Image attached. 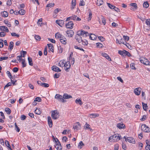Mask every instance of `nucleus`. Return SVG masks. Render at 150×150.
<instances>
[{
    "label": "nucleus",
    "mask_w": 150,
    "mask_h": 150,
    "mask_svg": "<svg viewBox=\"0 0 150 150\" xmlns=\"http://www.w3.org/2000/svg\"><path fill=\"white\" fill-rule=\"evenodd\" d=\"M125 56L127 55L129 57H130L131 56V55L129 52L127 51H125Z\"/></svg>",
    "instance_id": "nucleus-56"
},
{
    "label": "nucleus",
    "mask_w": 150,
    "mask_h": 150,
    "mask_svg": "<svg viewBox=\"0 0 150 150\" xmlns=\"http://www.w3.org/2000/svg\"><path fill=\"white\" fill-rule=\"evenodd\" d=\"M4 23L6 24V25L8 27H10L11 26V25L10 22H9L7 21H5Z\"/></svg>",
    "instance_id": "nucleus-49"
},
{
    "label": "nucleus",
    "mask_w": 150,
    "mask_h": 150,
    "mask_svg": "<svg viewBox=\"0 0 150 150\" xmlns=\"http://www.w3.org/2000/svg\"><path fill=\"white\" fill-rule=\"evenodd\" d=\"M12 85V83L11 82H9L8 83L6 84L4 87V89H5V88H7L9 86H11Z\"/></svg>",
    "instance_id": "nucleus-59"
},
{
    "label": "nucleus",
    "mask_w": 150,
    "mask_h": 150,
    "mask_svg": "<svg viewBox=\"0 0 150 150\" xmlns=\"http://www.w3.org/2000/svg\"><path fill=\"white\" fill-rule=\"evenodd\" d=\"M135 64L134 63H132L130 64V67L131 68L133 69H135L136 68L135 67Z\"/></svg>",
    "instance_id": "nucleus-47"
},
{
    "label": "nucleus",
    "mask_w": 150,
    "mask_h": 150,
    "mask_svg": "<svg viewBox=\"0 0 150 150\" xmlns=\"http://www.w3.org/2000/svg\"><path fill=\"white\" fill-rule=\"evenodd\" d=\"M55 98L58 99V100L62 103L66 102V100H65L63 98V97L62 96L59 94H57L55 96Z\"/></svg>",
    "instance_id": "nucleus-5"
},
{
    "label": "nucleus",
    "mask_w": 150,
    "mask_h": 150,
    "mask_svg": "<svg viewBox=\"0 0 150 150\" xmlns=\"http://www.w3.org/2000/svg\"><path fill=\"white\" fill-rule=\"evenodd\" d=\"M47 45L48 47V48L52 52H54V47L53 46V45L52 44H47Z\"/></svg>",
    "instance_id": "nucleus-24"
},
{
    "label": "nucleus",
    "mask_w": 150,
    "mask_h": 150,
    "mask_svg": "<svg viewBox=\"0 0 150 150\" xmlns=\"http://www.w3.org/2000/svg\"><path fill=\"white\" fill-rule=\"evenodd\" d=\"M64 36L62 35L59 33H57L55 35V37L56 38H59L60 39L62 38H64Z\"/></svg>",
    "instance_id": "nucleus-17"
},
{
    "label": "nucleus",
    "mask_w": 150,
    "mask_h": 150,
    "mask_svg": "<svg viewBox=\"0 0 150 150\" xmlns=\"http://www.w3.org/2000/svg\"><path fill=\"white\" fill-rule=\"evenodd\" d=\"M143 108L144 110L146 111L148 108V106L146 104L142 103Z\"/></svg>",
    "instance_id": "nucleus-30"
},
{
    "label": "nucleus",
    "mask_w": 150,
    "mask_h": 150,
    "mask_svg": "<svg viewBox=\"0 0 150 150\" xmlns=\"http://www.w3.org/2000/svg\"><path fill=\"white\" fill-rule=\"evenodd\" d=\"M89 35V34L88 32L84 30H79L77 32L75 38L78 42H81L83 45L86 46L88 45V42L86 39V38Z\"/></svg>",
    "instance_id": "nucleus-1"
},
{
    "label": "nucleus",
    "mask_w": 150,
    "mask_h": 150,
    "mask_svg": "<svg viewBox=\"0 0 150 150\" xmlns=\"http://www.w3.org/2000/svg\"><path fill=\"white\" fill-rule=\"evenodd\" d=\"M74 24L73 22L71 21H70L67 23L66 24V27L70 29L73 28Z\"/></svg>",
    "instance_id": "nucleus-6"
},
{
    "label": "nucleus",
    "mask_w": 150,
    "mask_h": 150,
    "mask_svg": "<svg viewBox=\"0 0 150 150\" xmlns=\"http://www.w3.org/2000/svg\"><path fill=\"white\" fill-rule=\"evenodd\" d=\"M125 50L123 51L119 50L118 51V53L119 54L122 55L123 56H125Z\"/></svg>",
    "instance_id": "nucleus-33"
},
{
    "label": "nucleus",
    "mask_w": 150,
    "mask_h": 150,
    "mask_svg": "<svg viewBox=\"0 0 150 150\" xmlns=\"http://www.w3.org/2000/svg\"><path fill=\"white\" fill-rule=\"evenodd\" d=\"M11 35L13 36H16L17 37H19V35L16 34L15 33H11Z\"/></svg>",
    "instance_id": "nucleus-61"
},
{
    "label": "nucleus",
    "mask_w": 150,
    "mask_h": 150,
    "mask_svg": "<svg viewBox=\"0 0 150 150\" xmlns=\"http://www.w3.org/2000/svg\"><path fill=\"white\" fill-rule=\"evenodd\" d=\"M124 42V40L122 38L121 39L120 41L119 40L117 39L116 40V43H118L119 44H121L122 43H123V44H125Z\"/></svg>",
    "instance_id": "nucleus-27"
},
{
    "label": "nucleus",
    "mask_w": 150,
    "mask_h": 150,
    "mask_svg": "<svg viewBox=\"0 0 150 150\" xmlns=\"http://www.w3.org/2000/svg\"><path fill=\"white\" fill-rule=\"evenodd\" d=\"M35 112L37 114L40 115L41 113V112L39 109L36 108L35 110Z\"/></svg>",
    "instance_id": "nucleus-41"
},
{
    "label": "nucleus",
    "mask_w": 150,
    "mask_h": 150,
    "mask_svg": "<svg viewBox=\"0 0 150 150\" xmlns=\"http://www.w3.org/2000/svg\"><path fill=\"white\" fill-rule=\"evenodd\" d=\"M143 6L144 7L147 8L149 6V4L148 2V1H146L145 2H144L143 4Z\"/></svg>",
    "instance_id": "nucleus-37"
},
{
    "label": "nucleus",
    "mask_w": 150,
    "mask_h": 150,
    "mask_svg": "<svg viewBox=\"0 0 150 150\" xmlns=\"http://www.w3.org/2000/svg\"><path fill=\"white\" fill-rule=\"evenodd\" d=\"M22 57V55H19V56H18L17 57V59L19 61V62H21V60H22V59L21 58Z\"/></svg>",
    "instance_id": "nucleus-55"
},
{
    "label": "nucleus",
    "mask_w": 150,
    "mask_h": 150,
    "mask_svg": "<svg viewBox=\"0 0 150 150\" xmlns=\"http://www.w3.org/2000/svg\"><path fill=\"white\" fill-rule=\"evenodd\" d=\"M8 57H0V61H1L3 60H6L8 59Z\"/></svg>",
    "instance_id": "nucleus-54"
},
{
    "label": "nucleus",
    "mask_w": 150,
    "mask_h": 150,
    "mask_svg": "<svg viewBox=\"0 0 150 150\" xmlns=\"http://www.w3.org/2000/svg\"><path fill=\"white\" fill-rule=\"evenodd\" d=\"M80 127L81 126L79 123L78 122L77 124H76L73 126V128L74 130H75L76 131H77L80 129Z\"/></svg>",
    "instance_id": "nucleus-16"
},
{
    "label": "nucleus",
    "mask_w": 150,
    "mask_h": 150,
    "mask_svg": "<svg viewBox=\"0 0 150 150\" xmlns=\"http://www.w3.org/2000/svg\"><path fill=\"white\" fill-rule=\"evenodd\" d=\"M41 99L40 98L38 97L35 98V101L40 102L41 101Z\"/></svg>",
    "instance_id": "nucleus-60"
},
{
    "label": "nucleus",
    "mask_w": 150,
    "mask_h": 150,
    "mask_svg": "<svg viewBox=\"0 0 150 150\" xmlns=\"http://www.w3.org/2000/svg\"><path fill=\"white\" fill-rule=\"evenodd\" d=\"M5 111L8 114H9L11 113V110L8 108H6Z\"/></svg>",
    "instance_id": "nucleus-40"
},
{
    "label": "nucleus",
    "mask_w": 150,
    "mask_h": 150,
    "mask_svg": "<svg viewBox=\"0 0 150 150\" xmlns=\"http://www.w3.org/2000/svg\"><path fill=\"white\" fill-rule=\"evenodd\" d=\"M60 42L62 44L66 45L67 44V40L66 38L64 37V38H62L59 40Z\"/></svg>",
    "instance_id": "nucleus-20"
},
{
    "label": "nucleus",
    "mask_w": 150,
    "mask_h": 150,
    "mask_svg": "<svg viewBox=\"0 0 150 150\" xmlns=\"http://www.w3.org/2000/svg\"><path fill=\"white\" fill-rule=\"evenodd\" d=\"M92 14L91 12H90L89 13L88 17V21H90L92 17Z\"/></svg>",
    "instance_id": "nucleus-43"
},
{
    "label": "nucleus",
    "mask_w": 150,
    "mask_h": 150,
    "mask_svg": "<svg viewBox=\"0 0 150 150\" xmlns=\"http://www.w3.org/2000/svg\"><path fill=\"white\" fill-rule=\"evenodd\" d=\"M6 33L4 31H2L0 32V37H2L5 36Z\"/></svg>",
    "instance_id": "nucleus-50"
},
{
    "label": "nucleus",
    "mask_w": 150,
    "mask_h": 150,
    "mask_svg": "<svg viewBox=\"0 0 150 150\" xmlns=\"http://www.w3.org/2000/svg\"><path fill=\"white\" fill-rule=\"evenodd\" d=\"M101 19L102 22L103 24L104 25H105L106 23V20L104 18V17L103 16H102Z\"/></svg>",
    "instance_id": "nucleus-48"
},
{
    "label": "nucleus",
    "mask_w": 150,
    "mask_h": 150,
    "mask_svg": "<svg viewBox=\"0 0 150 150\" xmlns=\"http://www.w3.org/2000/svg\"><path fill=\"white\" fill-rule=\"evenodd\" d=\"M107 4L108 5V7L110 8H111V9H114V7H115V6L112 5L110 3H107Z\"/></svg>",
    "instance_id": "nucleus-51"
},
{
    "label": "nucleus",
    "mask_w": 150,
    "mask_h": 150,
    "mask_svg": "<svg viewBox=\"0 0 150 150\" xmlns=\"http://www.w3.org/2000/svg\"><path fill=\"white\" fill-rule=\"evenodd\" d=\"M0 30L1 31H3L6 32H8L9 30L8 28L5 26H2L0 27Z\"/></svg>",
    "instance_id": "nucleus-14"
},
{
    "label": "nucleus",
    "mask_w": 150,
    "mask_h": 150,
    "mask_svg": "<svg viewBox=\"0 0 150 150\" xmlns=\"http://www.w3.org/2000/svg\"><path fill=\"white\" fill-rule=\"evenodd\" d=\"M18 13L21 15H24L25 13V11L23 9H21L18 11Z\"/></svg>",
    "instance_id": "nucleus-31"
},
{
    "label": "nucleus",
    "mask_w": 150,
    "mask_h": 150,
    "mask_svg": "<svg viewBox=\"0 0 150 150\" xmlns=\"http://www.w3.org/2000/svg\"><path fill=\"white\" fill-rule=\"evenodd\" d=\"M121 136L118 134H115L110 136L108 140L111 142H115L121 139Z\"/></svg>",
    "instance_id": "nucleus-2"
},
{
    "label": "nucleus",
    "mask_w": 150,
    "mask_h": 150,
    "mask_svg": "<svg viewBox=\"0 0 150 150\" xmlns=\"http://www.w3.org/2000/svg\"><path fill=\"white\" fill-rule=\"evenodd\" d=\"M97 38L96 36L93 34H91L89 36V38L90 39L92 40H96Z\"/></svg>",
    "instance_id": "nucleus-22"
},
{
    "label": "nucleus",
    "mask_w": 150,
    "mask_h": 150,
    "mask_svg": "<svg viewBox=\"0 0 150 150\" xmlns=\"http://www.w3.org/2000/svg\"><path fill=\"white\" fill-rule=\"evenodd\" d=\"M71 98H72V96L67 93H64L63 95V99H67Z\"/></svg>",
    "instance_id": "nucleus-23"
},
{
    "label": "nucleus",
    "mask_w": 150,
    "mask_h": 150,
    "mask_svg": "<svg viewBox=\"0 0 150 150\" xmlns=\"http://www.w3.org/2000/svg\"><path fill=\"white\" fill-rule=\"evenodd\" d=\"M54 3H51L48 4L46 6V8L48 7H51L54 6Z\"/></svg>",
    "instance_id": "nucleus-46"
},
{
    "label": "nucleus",
    "mask_w": 150,
    "mask_h": 150,
    "mask_svg": "<svg viewBox=\"0 0 150 150\" xmlns=\"http://www.w3.org/2000/svg\"><path fill=\"white\" fill-rule=\"evenodd\" d=\"M75 102L76 103L79 104L80 105H82L83 104L81 100L79 99H77L76 100Z\"/></svg>",
    "instance_id": "nucleus-34"
},
{
    "label": "nucleus",
    "mask_w": 150,
    "mask_h": 150,
    "mask_svg": "<svg viewBox=\"0 0 150 150\" xmlns=\"http://www.w3.org/2000/svg\"><path fill=\"white\" fill-rule=\"evenodd\" d=\"M90 125L86 123L84 126V127H85V129H89L90 128Z\"/></svg>",
    "instance_id": "nucleus-53"
},
{
    "label": "nucleus",
    "mask_w": 150,
    "mask_h": 150,
    "mask_svg": "<svg viewBox=\"0 0 150 150\" xmlns=\"http://www.w3.org/2000/svg\"><path fill=\"white\" fill-rule=\"evenodd\" d=\"M28 61L29 64L30 66H32L33 64L32 62V58L30 57H28Z\"/></svg>",
    "instance_id": "nucleus-36"
},
{
    "label": "nucleus",
    "mask_w": 150,
    "mask_h": 150,
    "mask_svg": "<svg viewBox=\"0 0 150 150\" xmlns=\"http://www.w3.org/2000/svg\"><path fill=\"white\" fill-rule=\"evenodd\" d=\"M131 6H132L134 7V8L136 9L137 8V4L136 3H132L130 4Z\"/></svg>",
    "instance_id": "nucleus-45"
},
{
    "label": "nucleus",
    "mask_w": 150,
    "mask_h": 150,
    "mask_svg": "<svg viewBox=\"0 0 150 150\" xmlns=\"http://www.w3.org/2000/svg\"><path fill=\"white\" fill-rule=\"evenodd\" d=\"M65 71H69L68 69L70 68L71 67V64L69 61L67 62L66 63H65Z\"/></svg>",
    "instance_id": "nucleus-7"
},
{
    "label": "nucleus",
    "mask_w": 150,
    "mask_h": 150,
    "mask_svg": "<svg viewBox=\"0 0 150 150\" xmlns=\"http://www.w3.org/2000/svg\"><path fill=\"white\" fill-rule=\"evenodd\" d=\"M147 126L145 124L142 125L141 127L142 130L144 132H147V131H146L145 130L146 128H147Z\"/></svg>",
    "instance_id": "nucleus-26"
},
{
    "label": "nucleus",
    "mask_w": 150,
    "mask_h": 150,
    "mask_svg": "<svg viewBox=\"0 0 150 150\" xmlns=\"http://www.w3.org/2000/svg\"><path fill=\"white\" fill-rule=\"evenodd\" d=\"M56 23L61 27H62L64 24V21L62 20H57L56 21Z\"/></svg>",
    "instance_id": "nucleus-11"
},
{
    "label": "nucleus",
    "mask_w": 150,
    "mask_h": 150,
    "mask_svg": "<svg viewBox=\"0 0 150 150\" xmlns=\"http://www.w3.org/2000/svg\"><path fill=\"white\" fill-rule=\"evenodd\" d=\"M102 56L108 59L109 61H111V59L109 57V56L105 53H102Z\"/></svg>",
    "instance_id": "nucleus-21"
},
{
    "label": "nucleus",
    "mask_w": 150,
    "mask_h": 150,
    "mask_svg": "<svg viewBox=\"0 0 150 150\" xmlns=\"http://www.w3.org/2000/svg\"><path fill=\"white\" fill-rule=\"evenodd\" d=\"M68 36L69 37H72L74 35V33L72 30H68L66 32Z\"/></svg>",
    "instance_id": "nucleus-9"
},
{
    "label": "nucleus",
    "mask_w": 150,
    "mask_h": 150,
    "mask_svg": "<svg viewBox=\"0 0 150 150\" xmlns=\"http://www.w3.org/2000/svg\"><path fill=\"white\" fill-rule=\"evenodd\" d=\"M55 146L57 150H61L62 149V146L60 142H59V143H57Z\"/></svg>",
    "instance_id": "nucleus-15"
},
{
    "label": "nucleus",
    "mask_w": 150,
    "mask_h": 150,
    "mask_svg": "<svg viewBox=\"0 0 150 150\" xmlns=\"http://www.w3.org/2000/svg\"><path fill=\"white\" fill-rule=\"evenodd\" d=\"M47 118L49 126L50 127H52V122L51 118L50 116H48Z\"/></svg>",
    "instance_id": "nucleus-19"
},
{
    "label": "nucleus",
    "mask_w": 150,
    "mask_h": 150,
    "mask_svg": "<svg viewBox=\"0 0 150 150\" xmlns=\"http://www.w3.org/2000/svg\"><path fill=\"white\" fill-rule=\"evenodd\" d=\"M141 88H135L134 90V92L137 95H139L141 93Z\"/></svg>",
    "instance_id": "nucleus-10"
},
{
    "label": "nucleus",
    "mask_w": 150,
    "mask_h": 150,
    "mask_svg": "<svg viewBox=\"0 0 150 150\" xmlns=\"http://www.w3.org/2000/svg\"><path fill=\"white\" fill-rule=\"evenodd\" d=\"M76 0H72L71 1V10H73L74 9L75 7L76 4Z\"/></svg>",
    "instance_id": "nucleus-18"
},
{
    "label": "nucleus",
    "mask_w": 150,
    "mask_h": 150,
    "mask_svg": "<svg viewBox=\"0 0 150 150\" xmlns=\"http://www.w3.org/2000/svg\"><path fill=\"white\" fill-rule=\"evenodd\" d=\"M22 67H24L26 66V63L25 62V60L24 59H22Z\"/></svg>",
    "instance_id": "nucleus-38"
},
{
    "label": "nucleus",
    "mask_w": 150,
    "mask_h": 150,
    "mask_svg": "<svg viewBox=\"0 0 150 150\" xmlns=\"http://www.w3.org/2000/svg\"><path fill=\"white\" fill-rule=\"evenodd\" d=\"M98 38L102 42L103 41L105 40V38L102 36H99L98 37Z\"/></svg>",
    "instance_id": "nucleus-64"
},
{
    "label": "nucleus",
    "mask_w": 150,
    "mask_h": 150,
    "mask_svg": "<svg viewBox=\"0 0 150 150\" xmlns=\"http://www.w3.org/2000/svg\"><path fill=\"white\" fill-rule=\"evenodd\" d=\"M1 14L2 17H6L8 16V13L6 11H4L3 12H1Z\"/></svg>",
    "instance_id": "nucleus-25"
},
{
    "label": "nucleus",
    "mask_w": 150,
    "mask_h": 150,
    "mask_svg": "<svg viewBox=\"0 0 150 150\" xmlns=\"http://www.w3.org/2000/svg\"><path fill=\"white\" fill-rule=\"evenodd\" d=\"M90 116L92 115L93 116V118H95L96 117H97L99 116V114H91L90 115Z\"/></svg>",
    "instance_id": "nucleus-52"
},
{
    "label": "nucleus",
    "mask_w": 150,
    "mask_h": 150,
    "mask_svg": "<svg viewBox=\"0 0 150 150\" xmlns=\"http://www.w3.org/2000/svg\"><path fill=\"white\" fill-rule=\"evenodd\" d=\"M26 116L24 115H22L21 117V120H25L26 118Z\"/></svg>",
    "instance_id": "nucleus-62"
},
{
    "label": "nucleus",
    "mask_w": 150,
    "mask_h": 150,
    "mask_svg": "<svg viewBox=\"0 0 150 150\" xmlns=\"http://www.w3.org/2000/svg\"><path fill=\"white\" fill-rule=\"evenodd\" d=\"M84 145V144L82 142L80 141L78 147V148H79L80 149H81L82 148V146Z\"/></svg>",
    "instance_id": "nucleus-39"
},
{
    "label": "nucleus",
    "mask_w": 150,
    "mask_h": 150,
    "mask_svg": "<svg viewBox=\"0 0 150 150\" xmlns=\"http://www.w3.org/2000/svg\"><path fill=\"white\" fill-rule=\"evenodd\" d=\"M139 60L141 63L146 65H150V62L148 59L144 57H141Z\"/></svg>",
    "instance_id": "nucleus-4"
},
{
    "label": "nucleus",
    "mask_w": 150,
    "mask_h": 150,
    "mask_svg": "<svg viewBox=\"0 0 150 150\" xmlns=\"http://www.w3.org/2000/svg\"><path fill=\"white\" fill-rule=\"evenodd\" d=\"M51 117L54 120H56L59 117V113L57 110L52 111Z\"/></svg>",
    "instance_id": "nucleus-3"
},
{
    "label": "nucleus",
    "mask_w": 150,
    "mask_h": 150,
    "mask_svg": "<svg viewBox=\"0 0 150 150\" xmlns=\"http://www.w3.org/2000/svg\"><path fill=\"white\" fill-rule=\"evenodd\" d=\"M103 4V0H97V4L98 6H100Z\"/></svg>",
    "instance_id": "nucleus-32"
},
{
    "label": "nucleus",
    "mask_w": 150,
    "mask_h": 150,
    "mask_svg": "<svg viewBox=\"0 0 150 150\" xmlns=\"http://www.w3.org/2000/svg\"><path fill=\"white\" fill-rule=\"evenodd\" d=\"M96 45L97 47L100 48H102L103 46V45L102 43L99 42L96 43Z\"/></svg>",
    "instance_id": "nucleus-42"
},
{
    "label": "nucleus",
    "mask_w": 150,
    "mask_h": 150,
    "mask_svg": "<svg viewBox=\"0 0 150 150\" xmlns=\"http://www.w3.org/2000/svg\"><path fill=\"white\" fill-rule=\"evenodd\" d=\"M127 141L129 142L134 144L135 143L134 139L132 137H128L127 138Z\"/></svg>",
    "instance_id": "nucleus-13"
},
{
    "label": "nucleus",
    "mask_w": 150,
    "mask_h": 150,
    "mask_svg": "<svg viewBox=\"0 0 150 150\" xmlns=\"http://www.w3.org/2000/svg\"><path fill=\"white\" fill-rule=\"evenodd\" d=\"M13 42H10V45L9 46L8 49L11 51L13 47Z\"/></svg>",
    "instance_id": "nucleus-29"
},
{
    "label": "nucleus",
    "mask_w": 150,
    "mask_h": 150,
    "mask_svg": "<svg viewBox=\"0 0 150 150\" xmlns=\"http://www.w3.org/2000/svg\"><path fill=\"white\" fill-rule=\"evenodd\" d=\"M52 70L53 71L57 72H60L61 70L59 68L56 66H53L52 67Z\"/></svg>",
    "instance_id": "nucleus-12"
},
{
    "label": "nucleus",
    "mask_w": 150,
    "mask_h": 150,
    "mask_svg": "<svg viewBox=\"0 0 150 150\" xmlns=\"http://www.w3.org/2000/svg\"><path fill=\"white\" fill-rule=\"evenodd\" d=\"M35 38L37 40L39 41L40 39V36L39 35H35Z\"/></svg>",
    "instance_id": "nucleus-57"
},
{
    "label": "nucleus",
    "mask_w": 150,
    "mask_h": 150,
    "mask_svg": "<svg viewBox=\"0 0 150 150\" xmlns=\"http://www.w3.org/2000/svg\"><path fill=\"white\" fill-rule=\"evenodd\" d=\"M65 63L64 61H61L58 63V66L61 67H64L65 65Z\"/></svg>",
    "instance_id": "nucleus-28"
},
{
    "label": "nucleus",
    "mask_w": 150,
    "mask_h": 150,
    "mask_svg": "<svg viewBox=\"0 0 150 150\" xmlns=\"http://www.w3.org/2000/svg\"><path fill=\"white\" fill-rule=\"evenodd\" d=\"M47 47H45V48L44 49V55H47Z\"/></svg>",
    "instance_id": "nucleus-58"
},
{
    "label": "nucleus",
    "mask_w": 150,
    "mask_h": 150,
    "mask_svg": "<svg viewBox=\"0 0 150 150\" xmlns=\"http://www.w3.org/2000/svg\"><path fill=\"white\" fill-rule=\"evenodd\" d=\"M5 143L6 146L9 148L11 150H12L11 149V146L9 143V142H8L6 140V141H5Z\"/></svg>",
    "instance_id": "nucleus-44"
},
{
    "label": "nucleus",
    "mask_w": 150,
    "mask_h": 150,
    "mask_svg": "<svg viewBox=\"0 0 150 150\" xmlns=\"http://www.w3.org/2000/svg\"><path fill=\"white\" fill-rule=\"evenodd\" d=\"M58 52L59 53H62L63 50V48L60 45L58 46Z\"/></svg>",
    "instance_id": "nucleus-35"
},
{
    "label": "nucleus",
    "mask_w": 150,
    "mask_h": 150,
    "mask_svg": "<svg viewBox=\"0 0 150 150\" xmlns=\"http://www.w3.org/2000/svg\"><path fill=\"white\" fill-rule=\"evenodd\" d=\"M117 127L119 129H125V125L122 122L119 123L117 124Z\"/></svg>",
    "instance_id": "nucleus-8"
},
{
    "label": "nucleus",
    "mask_w": 150,
    "mask_h": 150,
    "mask_svg": "<svg viewBox=\"0 0 150 150\" xmlns=\"http://www.w3.org/2000/svg\"><path fill=\"white\" fill-rule=\"evenodd\" d=\"M12 4L11 0H8L6 4L8 6H10Z\"/></svg>",
    "instance_id": "nucleus-63"
}]
</instances>
